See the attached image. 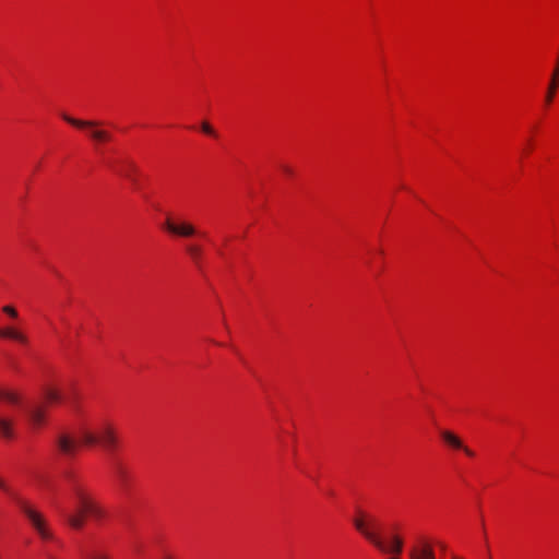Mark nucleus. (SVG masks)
Instances as JSON below:
<instances>
[{"label":"nucleus","instance_id":"f257e3e1","mask_svg":"<svg viewBox=\"0 0 559 559\" xmlns=\"http://www.w3.org/2000/svg\"><path fill=\"white\" fill-rule=\"evenodd\" d=\"M70 491L75 503V511L66 514V521L74 530H81L85 524L87 515L100 521L106 516V510L91 496L84 485L74 476L68 475Z\"/></svg>","mask_w":559,"mask_h":559},{"label":"nucleus","instance_id":"f03ea898","mask_svg":"<svg viewBox=\"0 0 559 559\" xmlns=\"http://www.w3.org/2000/svg\"><path fill=\"white\" fill-rule=\"evenodd\" d=\"M81 443L86 447L102 445L106 451L114 452L119 444L117 430L108 420H102L95 428L83 426L79 430Z\"/></svg>","mask_w":559,"mask_h":559},{"label":"nucleus","instance_id":"7ed1b4c3","mask_svg":"<svg viewBox=\"0 0 559 559\" xmlns=\"http://www.w3.org/2000/svg\"><path fill=\"white\" fill-rule=\"evenodd\" d=\"M16 503L21 512L26 516L32 527L36 531L39 537L44 540L52 538V534L48 527L46 518L41 512L35 509L28 501L16 495L10 488V492H7Z\"/></svg>","mask_w":559,"mask_h":559},{"label":"nucleus","instance_id":"20e7f679","mask_svg":"<svg viewBox=\"0 0 559 559\" xmlns=\"http://www.w3.org/2000/svg\"><path fill=\"white\" fill-rule=\"evenodd\" d=\"M353 524L355 528L374 547L378 549H384V542L378 533V522L371 515H368L361 511L354 518Z\"/></svg>","mask_w":559,"mask_h":559},{"label":"nucleus","instance_id":"39448f33","mask_svg":"<svg viewBox=\"0 0 559 559\" xmlns=\"http://www.w3.org/2000/svg\"><path fill=\"white\" fill-rule=\"evenodd\" d=\"M62 119L70 123L71 126L79 128V129H87L90 138L95 143H104L111 140L112 135L110 132L99 129V126L102 122L96 120H81L73 118L67 114L61 115Z\"/></svg>","mask_w":559,"mask_h":559},{"label":"nucleus","instance_id":"423d86ee","mask_svg":"<svg viewBox=\"0 0 559 559\" xmlns=\"http://www.w3.org/2000/svg\"><path fill=\"white\" fill-rule=\"evenodd\" d=\"M165 228L173 235L178 237H193L198 234L197 228L187 222L176 223L171 218H167L165 222Z\"/></svg>","mask_w":559,"mask_h":559},{"label":"nucleus","instance_id":"0eeeda50","mask_svg":"<svg viewBox=\"0 0 559 559\" xmlns=\"http://www.w3.org/2000/svg\"><path fill=\"white\" fill-rule=\"evenodd\" d=\"M56 447L58 451L68 457L74 456L79 449L78 441L68 433H60L56 438Z\"/></svg>","mask_w":559,"mask_h":559},{"label":"nucleus","instance_id":"6e6552de","mask_svg":"<svg viewBox=\"0 0 559 559\" xmlns=\"http://www.w3.org/2000/svg\"><path fill=\"white\" fill-rule=\"evenodd\" d=\"M409 559H436L435 550L430 544L420 540L411 548Z\"/></svg>","mask_w":559,"mask_h":559},{"label":"nucleus","instance_id":"1a4fd4ad","mask_svg":"<svg viewBox=\"0 0 559 559\" xmlns=\"http://www.w3.org/2000/svg\"><path fill=\"white\" fill-rule=\"evenodd\" d=\"M440 435H441L442 440L448 445H450L454 449L464 451V453L468 456H474V452L471 449H468L467 447H465L463 444V442L461 441V439L457 436H455L453 432H451L449 430H442Z\"/></svg>","mask_w":559,"mask_h":559},{"label":"nucleus","instance_id":"9d476101","mask_svg":"<svg viewBox=\"0 0 559 559\" xmlns=\"http://www.w3.org/2000/svg\"><path fill=\"white\" fill-rule=\"evenodd\" d=\"M558 87H559V56L557 59L556 67L551 73L550 82L547 87V93L545 96L546 105H550L552 103Z\"/></svg>","mask_w":559,"mask_h":559},{"label":"nucleus","instance_id":"9b49d317","mask_svg":"<svg viewBox=\"0 0 559 559\" xmlns=\"http://www.w3.org/2000/svg\"><path fill=\"white\" fill-rule=\"evenodd\" d=\"M0 337L2 338H9L16 342H20L22 344L27 343V337L19 330L14 328H0Z\"/></svg>","mask_w":559,"mask_h":559},{"label":"nucleus","instance_id":"f8f14e48","mask_svg":"<svg viewBox=\"0 0 559 559\" xmlns=\"http://www.w3.org/2000/svg\"><path fill=\"white\" fill-rule=\"evenodd\" d=\"M381 550L384 552L400 555L403 550V539L399 535H393L390 543L388 545L384 543V549Z\"/></svg>","mask_w":559,"mask_h":559},{"label":"nucleus","instance_id":"ddd939ff","mask_svg":"<svg viewBox=\"0 0 559 559\" xmlns=\"http://www.w3.org/2000/svg\"><path fill=\"white\" fill-rule=\"evenodd\" d=\"M27 417L34 427H39L45 420V413L41 408L34 407L27 411Z\"/></svg>","mask_w":559,"mask_h":559},{"label":"nucleus","instance_id":"4468645a","mask_svg":"<svg viewBox=\"0 0 559 559\" xmlns=\"http://www.w3.org/2000/svg\"><path fill=\"white\" fill-rule=\"evenodd\" d=\"M0 433L4 438L13 437V423L8 418L0 417Z\"/></svg>","mask_w":559,"mask_h":559},{"label":"nucleus","instance_id":"2eb2a0df","mask_svg":"<svg viewBox=\"0 0 559 559\" xmlns=\"http://www.w3.org/2000/svg\"><path fill=\"white\" fill-rule=\"evenodd\" d=\"M0 399L11 404H19L21 401V397L17 393L4 389H0Z\"/></svg>","mask_w":559,"mask_h":559},{"label":"nucleus","instance_id":"dca6fc26","mask_svg":"<svg viewBox=\"0 0 559 559\" xmlns=\"http://www.w3.org/2000/svg\"><path fill=\"white\" fill-rule=\"evenodd\" d=\"M45 397L51 403H60L63 399L60 392L53 388L45 389Z\"/></svg>","mask_w":559,"mask_h":559},{"label":"nucleus","instance_id":"f3484780","mask_svg":"<svg viewBox=\"0 0 559 559\" xmlns=\"http://www.w3.org/2000/svg\"><path fill=\"white\" fill-rule=\"evenodd\" d=\"M188 254L194 262H199L202 257V249L198 245H189L186 248Z\"/></svg>","mask_w":559,"mask_h":559},{"label":"nucleus","instance_id":"a211bd4d","mask_svg":"<svg viewBox=\"0 0 559 559\" xmlns=\"http://www.w3.org/2000/svg\"><path fill=\"white\" fill-rule=\"evenodd\" d=\"M2 311L8 314L10 318L16 319L17 318V311L12 306H4L2 307Z\"/></svg>","mask_w":559,"mask_h":559},{"label":"nucleus","instance_id":"6ab92c4d","mask_svg":"<svg viewBox=\"0 0 559 559\" xmlns=\"http://www.w3.org/2000/svg\"><path fill=\"white\" fill-rule=\"evenodd\" d=\"M201 128L204 133L209 135H216L214 129L207 122H203Z\"/></svg>","mask_w":559,"mask_h":559},{"label":"nucleus","instance_id":"aec40b11","mask_svg":"<svg viewBox=\"0 0 559 559\" xmlns=\"http://www.w3.org/2000/svg\"><path fill=\"white\" fill-rule=\"evenodd\" d=\"M135 169L133 164H130L129 168L122 171V175L129 178L131 181L134 182V179L132 178V171Z\"/></svg>","mask_w":559,"mask_h":559},{"label":"nucleus","instance_id":"412c9836","mask_svg":"<svg viewBox=\"0 0 559 559\" xmlns=\"http://www.w3.org/2000/svg\"><path fill=\"white\" fill-rule=\"evenodd\" d=\"M118 476L121 480V484L124 486L126 485V481H127V474L123 469L119 468L118 469Z\"/></svg>","mask_w":559,"mask_h":559},{"label":"nucleus","instance_id":"4be33fe9","mask_svg":"<svg viewBox=\"0 0 559 559\" xmlns=\"http://www.w3.org/2000/svg\"><path fill=\"white\" fill-rule=\"evenodd\" d=\"M0 489L4 492H10L9 485L0 477Z\"/></svg>","mask_w":559,"mask_h":559},{"label":"nucleus","instance_id":"5701e85b","mask_svg":"<svg viewBox=\"0 0 559 559\" xmlns=\"http://www.w3.org/2000/svg\"><path fill=\"white\" fill-rule=\"evenodd\" d=\"M90 559H107V558L100 554H93L90 556Z\"/></svg>","mask_w":559,"mask_h":559},{"label":"nucleus","instance_id":"b1692460","mask_svg":"<svg viewBox=\"0 0 559 559\" xmlns=\"http://www.w3.org/2000/svg\"><path fill=\"white\" fill-rule=\"evenodd\" d=\"M283 171H284L286 175H289V176L293 174L292 168H289L288 166H283Z\"/></svg>","mask_w":559,"mask_h":559},{"label":"nucleus","instance_id":"393cba45","mask_svg":"<svg viewBox=\"0 0 559 559\" xmlns=\"http://www.w3.org/2000/svg\"><path fill=\"white\" fill-rule=\"evenodd\" d=\"M69 404H70V406H71V407H73L74 409H76V408H78V405H76L75 400H69Z\"/></svg>","mask_w":559,"mask_h":559},{"label":"nucleus","instance_id":"a878e982","mask_svg":"<svg viewBox=\"0 0 559 559\" xmlns=\"http://www.w3.org/2000/svg\"><path fill=\"white\" fill-rule=\"evenodd\" d=\"M165 559H171L170 557H166Z\"/></svg>","mask_w":559,"mask_h":559}]
</instances>
